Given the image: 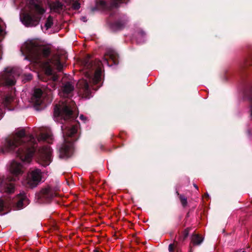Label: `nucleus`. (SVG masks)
Wrapping results in <instances>:
<instances>
[{
	"mask_svg": "<svg viewBox=\"0 0 252 252\" xmlns=\"http://www.w3.org/2000/svg\"><path fill=\"white\" fill-rule=\"evenodd\" d=\"M33 137L26 135L24 129L19 130L13 136L5 139L4 147L2 149L3 152L14 150L16 147L20 146L17 152V156L24 162L30 163L35 151V143H33Z\"/></svg>",
	"mask_w": 252,
	"mask_h": 252,
	"instance_id": "f257e3e1",
	"label": "nucleus"
},
{
	"mask_svg": "<svg viewBox=\"0 0 252 252\" xmlns=\"http://www.w3.org/2000/svg\"><path fill=\"white\" fill-rule=\"evenodd\" d=\"M29 8V12H23L21 14V20L27 27L36 26L39 24L46 10L43 7L41 0H31Z\"/></svg>",
	"mask_w": 252,
	"mask_h": 252,
	"instance_id": "f03ea898",
	"label": "nucleus"
},
{
	"mask_svg": "<svg viewBox=\"0 0 252 252\" xmlns=\"http://www.w3.org/2000/svg\"><path fill=\"white\" fill-rule=\"evenodd\" d=\"M40 65L45 71V75L52 78V82L47 85L49 90L55 89L56 85V81L58 79L56 75L53 74V70L57 69L60 71L63 68V64L60 61V56L58 54H54L51 59L41 63Z\"/></svg>",
	"mask_w": 252,
	"mask_h": 252,
	"instance_id": "7ed1b4c3",
	"label": "nucleus"
},
{
	"mask_svg": "<svg viewBox=\"0 0 252 252\" xmlns=\"http://www.w3.org/2000/svg\"><path fill=\"white\" fill-rule=\"evenodd\" d=\"M27 53L29 58L33 62L40 63L41 59L46 58L51 53L49 45L40 44L36 42H29L26 45Z\"/></svg>",
	"mask_w": 252,
	"mask_h": 252,
	"instance_id": "20e7f679",
	"label": "nucleus"
},
{
	"mask_svg": "<svg viewBox=\"0 0 252 252\" xmlns=\"http://www.w3.org/2000/svg\"><path fill=\"white\" fill-rule=\"evenodd\" d=\"M10 171L14 177H9L5 179L0 178V191L8 194L14 193L15 189V185L11 181H16L17 177L23 174L24 169L21 163L13 161L11 164Z\"/></svg>",
	"mask_w": 252,
	"mask_h": 252,
	"instance_id": "39448f33",
	"label": "nucleus"
},
{
	"mask_svg": "<svg viewBox=\"0 0 252 252\" xmlns=\"http://www.w3.org/2000/svg\"><path fill=\"white\" fill-rule=\"evenodd\" d=\"M63 130L64 142L60 148V156L62 158L69 157L72 153L73 143L76 140L75 134L77 132V127L73 126Z\"/></svg>",
	"mask_w": 252,
	"mask_h": 252,
	"instance_id": "423d86ee",
	"label": "nucleus"
},
{
	"mask_svg": "<svg viewBox=\"0 0 252 252\" xmlns=\"http://www.w3.org/2000/svg\"><path fill=\"white\" fill-rule=\"evenodd\" d=\"M76 109L75 103L74 101L70 100L68 102L62 104L56 105L54 108V116L61 117L65 120L74 118Z\"/></svg>",
	"mask_w": 252,
	"mask_h": 252,
	"instance_id": "0eeeda50",
	"label": "nucleus"
},
{
	"mask_svg": "<svg viewBox=\"0 0 252 252\" xmlns=\"http://www.w3.org/2000/svg\"><path fill=\"white\" fill-rule=\"evenodd\" d=\"M91 67L93 68L88 70L83 69V73L85 77L89 79L90 83L96 85L101 80L102 64L100 61H95Z\"/></svg>",
	"mask_w": 252,
	"mask_h": 252,
	"instance_id": "6e6552de",
	"label": "nucleus"
},
{
	"mask_svg": "<svg viewBox=\"0 0 252 252\" xmlns=\"http://www.w3.org/2000/svg\"><path fill=\"white\" fill-rule=\"evenodd\" d=\"M42 172L39 169H30L28 173L25 184L29 188L36 187L41 181Z\"/></svg>",
	"mask_w": 252,
	"mask_h": 252,
	"instance_id": "1a4fd4ad",
	"label": "nucleus"
},
{
	"mask_svg": "<svg viewBox=\"0 0 252 252\" xmlns=\"http://www.w3.org/2000/svg\"><path fill=\"white\" fill-rule=\"evenodd\" d=\"M18 76L12 68H6L0 77V84L2 85L12 86L16 82L15 77Z\"/></svg>",
	"mask_w": 252,
	"mask_h": 252,
	"instance_id": "9d476101",
	"label": "nucleus"
},
{
	"mask_svg": "<svg viewBox=\"0 0 252 252\" xmlns=\"http://www.w3.org/2000/svg\"><path fill=\"white\" fill-rule=\"evenodd\" d=\"M39 163L44 166L49 164L51 162V150L49 146L43 147L40 150Z\"/></svg>",
	"mask_w": 252,
	"mask_h": 252,
	"instance_id": "9b49d317",
	"label": "nucleus"
},
{
	"mask_svg": "<svg viewBox=\"0 0 252 252\" xmlns=\"http://www.w3.org/2000/svg\"><path fill=\"white\" fill-rule=\"evenodd\" d=\"M118 59V54L112 49H108L104 55V61L109 66L113 64H117Z\"/></svg>",
	"mask_w": 252,
	"mask_h": 252,
	"instance_id": "f8f14e48",
	"label": "nucleus"
},
{
	"mask_svg": "<svg viewBox=\"0 0 252 252\" xmlns=\"http://www.w3.org/2000/svg\"><path fill=\"white\" fill-rule=\"evenodd\" d=\"M77 87L79 89V93L82 95V97L87 98L89 96L90 91L87 80L85 79L79 80L77 83Z\"/></svg>",
	"mask_w": 252,
	"mask_h": 252,
	"instance_id": "ddd939ff",
	"label": "nucleus"
},
{
	"mask_svg": "<svg viewBox=\"0 0 252 252\" xmlns=\"http://www.w3.org/2000/svg\"><path fill=\"white\" fill-rule=\"evenodd\" d=\"M15 205H29L30 201L27 195L24 192H20L14 198Z\"/></svg>",
	"mask_w": 252,
	"mask_h": 252,
	"instance_id": "4468645a",
	"label": "nucleus"
},
{
	"mask_svg": "<svg viewBox=\"0 0 252 252\" xmlns=\"http://www.w3.org/2000/svg\"><path fill=\"white\" fill-rule=\"evenodd\" d=\"M74 90V86L70 82H67L64 84L62 88V91L60 92V95L62 97H66L71 94Z\"/></svg>",
	"mask_w": 252,
	"mask_h": 252,
	"instance_id": "2eb2a0df",
	"label": "nucleus"
},
{
	"mask_svg": "<svg viewBox=\"0 0 252 252\" xmlns=\"http://www.w3.org/2000/svg\"><path fill=\"white\" fill-rule=\"evenodd\" d=\"M40 195L41 197L45 198L48 200L54 196H56L57 193L54 192L53 190L50 187H48L42 189L40 191Z\"/></svg>",
	"mask_w": 252,
	"mask_h": 252,
	"instance_id": "dca6fc26",
	"label": "nucleus"
},
{
	"mask_svg": "<svg viewBox=\"0 0 252 252\" xmlns=\"http://www.w3.org/2000/svg\"><path fill=\"white\" fill-rule=\"evenodd\" d=\"M42 94V91L40 89H35L33 94L32 97V101L36 105L41 103V97Z\"/></svg>",
	"mask_w": 252,
	"mask_h": 252,
	"instance_id": "f3484780",
	"label": "nucleus"
},
{
	"mask_svg": "<svg viewBox=\"0 0 252 252\" xmlns=\"http://www.w3.org/2000/svg\"><path fill=\"white\" fill-rule=\"evenodd\" d=\"M203 240L204 238L202 237L200 235L193 233L192 234L191 237L190 247H191V244L193 246H199L202 243Z\"/></svg>",
	"mask_w": 252,
	"mask_h": 252,
	"instance_id": "a211bd4d",
	"label": "nucleus"
},
{
	"mask_svg": "<svg viewBox=\"0 0 252 252\" xmlns=\"http://www.w3.org/2000/svg\"><path fill=\"white\" fill-rule=\"evenodd\" d=\"M38 140L45 141L49 143H51L53 141L52 135L50 131L41 133L38 137Z\"/></svg>",
	"mask_w": 252,
	"mask_h": 252,
	"instance_id": "6ab92c4d",
	"label": "nucleus"
},
{
	"mask_svg": "<svg viewBox=\"0 0 252 252\" xmlns=\"http://www.w3.org/2000/svg\"><path fill=\"white\" fill-rule=\"evenodd\" d=\"M51 10L60 13L63 9V5L59 1H55L50 4Z\"/></svg>",
	"mask_w": 252,
	"mask_h": 252,
	"instance_id": "aec40b11",
	"label": "nucleus"
},
{
	"mask_svg": "<svg viewBox=\"0 0 252 252\" xmlns=\"http://www.w3.org/2000/svg\"><path fill=\"white\" fill-rule=\"evenodd\" d=\"M14 97L11 95H6L2 102L3 106L8 108L9 110H11V109L9 107L10 104L13 101Z\"/></svg>",
	"mask_w": 252,
	"mask_h": 252,
	"instance_id": "412c9836",
	"label": "nucleus"
},
{
	"mask_svg": "<svg viewBox=\"0 0 252 252\" xmlns=\"http://www.w3.org/2000/svg\"><path fill=\"white\" fill-rule=\"evenodd\" d=\"M191 230L190 227H188L185 229V230L183 232L181 236L179 237V240L181 241H184L188 237L189 232Z\"/></svg>",
	"mask_w": 252,
	"mask_h": 252,
	"instance_id": "4be33fe9",
	"label": "nucleus"
},
{
	"mask_svg": "<svg viewBox=\"0 0 252 252\" xmlns=\"http://www.w3.org/2000/svg\"><path fill=\"white\" fill-rule=\"evenodd\" d=\"M11 206H0V215H4L9 212L11 210L10 207Z\"/></svg>",
	"mask_w": 252,
	"mask_h": 252,
	"instance_id": "5701e85b",
	"label": "nucleus"
},
{
	"mask_svg": "<svg viewBox=\"0 0 252 252\" xmlns=\"http://www.w3.org/2000/svg\"><path fill=\"white\" fill-rule=\"evenodd\" d=\"M178 245V242L175 240H174V242L173 243H171L169 244L168 246V251L169 252H174V251L176 250V249Z\"/></svg>",
	"mask_w": 252,
	"mask_h": 252,
	"instance_id": "b1692460",
	"label": "nucleus"
},
{
	"mask_svg": "<svg viewBox=\"0 0 252 252\" xmlns=\"http://www.w3.org/2000/svg\"><path fill=\"white\" fill-rule=\"evenodd\" d=\"M53 24V20L51 16H49L46 20L45 26L47 29H48L52 26Z\"/></svg>",
	"mask_w": 252,
	"mask_h": 252,
	"instance_id": "393cba45",
	"label": "nucleus"
},
{
	"mask_svg": "<svg viewBox=\"0 0 252 252\" xmlns=\"http://www.w3.org/2000/svg\"><path fill=\"white\" fill-rule=\"evenodd\" d=\"M177 193L179 196V198H180L181 203L183 205H186L187 203V197L183 194H179L178 191H177Z\"/></svg>",
	"mask_w": 252,
	"mask_h": 252,
	"instance_id": "a878e982",
	"label": "nucleus"
},
{
	"mask_svg": "<svg viewBox=\"0 0 252 252\" xmlns=\"http://www.w3.org/2000/svg\"><path fill=\"white\" fill-rule=\"evenodd\" d=\"M8 197L3 196L0 197V205H4L8 203Z\"/></svg>",
	"mask_w": 252,
	"mask_h": 252,
	"instance_id": "bb28decb",
	"label": "nucleus"
},
{
	"mask_svg": "<svg viewBox=\"0 0 252 252\" xmlns=\"http://www.w3.org/2000/svg\"><path fill=\"white\" fill-rule=\"evenodd\" d=\"M126 23L125 22H123V23L121 24H120V23H117L116 24V27H117V28H118V29H122L123 27H124Z\"/></svg>",
	"mask_w": 252,
	"mask_h": 252,
	"instance_id": "cd10ccee",
	"label": "nucleus"
},
{
	"mask_svg": "<svg viewBox=\"0 0 252 252\" xmlns=\"http://www.w3.org/2000/svg\"><path fill=\"white\" fill-rule=\"evenodd\" d=\"M202 199L204 201H208L210 199V197H209V194L207 193H205L202 196Z\"/></svg>",
	"mask_w": 252,
	"mask_h": 252,
	"instance_id": "c85d7f7f",
	"label": "nucleus"
},
{
	"mask_svg": "<svg viewBox=\"0 0 252 252\" xmlns=\"http://www.w3.org/2000/svg\"><path fill=\"white\" fill-rule=\"evenodd\" d=\"M24 206H13L14 210H19L23 208Z\"/></svg>",
	"mask_w": 252,
	"mask_h": 252,
	"instance_id": "c756f323",
	"label": "nucleus"
},
{
	"mask_svg": "<svg viewBox=\"0 0 252 252\" xmlns=\"http://www.w3.org/2000/svg\"><path fill=\"white\" fill-rule=\"evenodd\" d=\"M73 7L75 9H78L80 8V4L78 2H75L73 5Z\"/></svg>",
	"mask_w": 252,
	"mask_h": 252,
	"instance_id": "7c9ffc66",
	"label": "nucleus"
},
{
	"mask_svg": "<svg viewBox=\"0 0 252 252\" xmlns=\"http://www.w3.org/2000/svg\"><path fill=\"white\" fill-rule=\"evenodd\" d=\"M80 118L81 120L84 121H85L87 120V118L82 115L80 116Z\"/></svg>",
	"mask_w": 252,
	"mask_h": 252,
	"instance_id": "2f4dec72",
	"label": "nucleus"
},
{
	"mask_svg": "<svg viewBox=\"0 0 252 252\" xmlns=\"http://www.w3.org/2000/svg\"><path fill=\"white\" fill-rule=\"evenodd\" d=\"M176 252H182V250L178 247V246L177 247L176 249Z\"/></svg>",
	"mask_w": 252,
	"mask_h": 252,
	"instance_id": "473e14b6",
	"label": "nucleus"
},
{
	"mask_svg": "<svg viewBox=\"0 0 252 252\" xmlns=\"http://www.w3.org/2000/svg\"><path fill=\"white\" fill-rule=\"evenodd\" d=\"M193 186L194 187V188H195L197 190H198V186H197L196 184H193Z\"/></svg>",
	"mask_w": 252,
	"mask_h": 252,
	"instance_id": "72a5a7b5",
	"label": "nucleus"
},
{
	"mask_svg": "<svg viewBox=\"0 0 252 252\" xmlns=\"http://www.w3.org/2000/svg\"><path fill=\"white\" fill-rule=\"evenodd\" d=\"M38 76H39V78H40L41 80H42V81H46V79H44L42 78L41 77V76H40V75H39Z\"/></svg>",
	"mask_w": 252,
	"mask_h": 252,
	"instance_id": "f704fd0d",
	"label": "nucleus"
},
{
	"mask_svg": "<svg viewBox=\"0 0 252 252\" xmlns=\"http://www.w3.org/2000/svg\"><path fill=\"white\" fill-rule=\"evenodd\" d=\"M94 252H99V251L98 250L94 249Z\"/></svg>",
	"mask_w": 252,
	"mask_h": 252,
	"instance_id": "c9c22d12",
	"label": "nucleus"
},
{
	"mask_svg": "<svg viewBox=\"0 0 252 252\" xmlns=\"http://www.w3.org/2000/svg\"><path fill=\"white\" fill-rule=\"evenodd\" d=\"M117 2H121L122 1V0H116Z\"/></svg>",
	"mask_w": 252,
	"mask_h": 252,
	"instance_id": "e433bc0d",
	"label": "nucleus"
},
{
	"mask_svg": "<svg viewBox=\"0 0 252 252\" xmlns=\"http://www.w3.org/2000/svg\"><path fill=\"white\" fill-rule=\"evenodd\" d=\"M245 252V251H243V252Z\"/></svg>",
	"mask_w": 252,
	"mask_h": 252,
	"instance_id": "4c0bfd02",
	"label": "nucleus"
}]
</instances>
